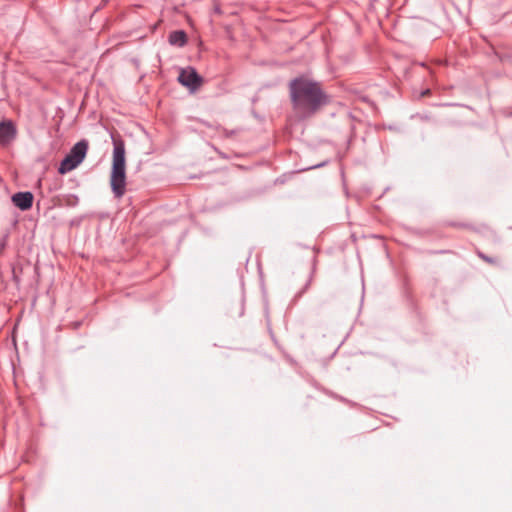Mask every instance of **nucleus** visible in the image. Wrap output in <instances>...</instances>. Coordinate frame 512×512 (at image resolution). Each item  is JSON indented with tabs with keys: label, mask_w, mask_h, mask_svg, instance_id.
<instances>
[{
	"label": "nucleus",
	"mask_w": 512,
	"mask_h": 512,
	"mask_svg": "<svg viewBox=\"0 0 512 512\" xmlns=\"http://www.w3.org/2000/svg\"><path fill=\"white\" fill-rule=\"evenodd\" d=\"M289 92L294 110L303 117H309L328 103L321 84L308 77L300 76L289 83Z\"/></svg>",
	"instance_id": "obj_1"
},
{
	"label": "nucleus",
	"mask_w": 512,
	"mask_h": 512,
	"mask_svg": "<svg viewBox=\"0 0 512 512\" xmlns=\"http://www.w3.org/2000/svg\"><path fill=\"white\" fill-rule=\"evenodd\" d=\"M110 186L115 198L120 199L126 192L125 145L122 140L114 141Z\"/></svg>",
	"instance_id": "obj_2"
},
{
	"label": "nucleus",
	"mask_w": 512,
	"mask_h": 512,
	"mask_svg": "<svg viewBox=\"0 0 512 512\" xmlns=\"http://www.w3.org/2000/svg\"><path fill=\"white\" fill-rule=\"evenodd\" d=\"M88 146V141L85 139L77 142L60 162L58 172L63 175L77 168L85 159Z\"/></svg>",
	"instance_id": "obj_3"
},
{
	"label": "nucleus",
	"mask_w": 512,
	"mask_h": 512,
	"mask_svg": "<svg viewBox=\"0 0 512 512\" xmlns=\"http://www.w3.org/2000/svg\"><path fill=\"white\" fill-rule=\"evenodd\" d=\"M178 81L185 87L194 91L198 89L202 84V77L197 73L193 67L181 69Z\"/></svg>",
	"instance_id": "obj_4"
},
{
	"label": "nucleus",
	"mask_w": 512,
	"mask_h": 512,
	"mask_svg": "<svg viewBox=\"0 0 512 512\" xmlns=\"http://www.w3.org/2000/svg\"><path fill=\"white\" fill-rule=\"evenodd\" d=\"M16 127L12 121L0 122V144L7 145L16 137Z\"/></svg>",
	"instance_id": "obj_5"
},
{
	"label": "nucleus",
	"mask_w": 512,
	"mask_h": 512,
	"mask_svg": "<svg viewBox=\"0 0 512 512\" xmlns=\"http://www.w3.org/2000/svg\"><path fill=\"white\" fill-rule=\"evenodd\" d=\"M13 204L22 211L28 210L33 205V194L31 192H17L12 196Z\"/></svg>",
	"instance_id": "obj_6"
},
{
	"label": "nucleus",
	"mask_w": 512,
	"mask_h": 512,
	"mask_svg": "<svg viewBox=\"0 0 512 512\" xmlns=\"http://www.w3.org/2000/svg\"><path fill=\"white\" fill-rule=\"evenodd\" d=\"M168 41L171 45L183 47L187 43V36L183 30H177L170 33Z\"/></svg>",
	"instance_id": "obj_7"
},
{
	"label": "nucleus",
	"mask_w": 512,
	"mask_h": 512,
	"mask_svg": "<svg viewBox=\"0 0 512 512\" xmlns=\"http://www.w3.org/2000/svg\"><path fill=\"white\" fill-rule=\"evenodd\" d=\"M477 254H478V256H479L482 260H484L485 262H487V263H489V264H496V262H497L494 258H491V257H489V256L485 255L484 253L480 252V251H478V253H477Z\"/></svg>",
	"instance_id": "obj_8"
},
{
	"label": "nucleus",
	"mask_w": 512,
	"mask_h": 512,
	"mask_svg": "<svg viewBox=\"0 0 512 512\" xmlns=\"http://www.w3.org/2000/svg\"><path fill=\"white\" fill-rule=\"evenodd\" d=\"M310 282H311V280L309 279L308 282L306 283L305 288H307L310 285Z\"/></svg>",
	"instance_id": "obj_9"
}]
</instances>
